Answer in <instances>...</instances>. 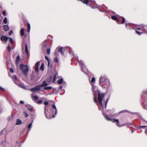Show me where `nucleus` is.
<instances>
[{"label": "nucleus", "instance_id": "8", "mask_svg": "<svg viewBox=\"0 0 147 147\" xmlns=\"http://www.w3.org/2000/svg\"><path fill=\"white\" fill-rule=\"evenodd\" d=\"M142 99L147 102V90L144 91L142 94Z\"/></svg>", "mask_w": 147, "mask_h": 147}, {"label": "nucleus", "instance_id": "18", "mask_svg": "<svg viewBox=\"0 0 147 147\" xmlns=\"http://www.w3.org/2000/svg\"><path fill=\"white\" fill-rule=\"evenodd\" d=\"M48 85V84L45 81H44L42 82V84L40 85L41 87L42 88L43 87H46Z\"/></svg>", "mask_w": 147, "mask_h": 147}, {"label": "nucleus", "instance_id": "34", "mask_svg": "<svg viewBox=\"0 0 147 147\" xmlns=\"http://www.w3.org/2000/svg\"><path fill=\"white\" fill-rule=\"evenodd\" d=\"M52 88V87L51 86L45 87L44 88V89L45 90H51Z\"/></svg>", "mask_w": 147, "mask_h": 147}, {"label": "nucleus", "instance_id": "16", "mask_svg": "<svg viewBox=\"0 0 147 147\" xmlns=\"http://www.w3.org/2000/svg\"><path fill=\"white\" fill-rule=\"evenodd\" d=\"M32 99L35 102H37L38 98V96L36 95H33L32 96Z\"/></svg>", "mask_w": 147, "mask_h": 147}, {"label": "nucleus", "instance_id": "39", "mask_svg": "<svg viewBox=\"0 0 147 147\" xmlns=\"http://www.w3.org/2000/svg\"><path fill=\"white\" fill-rule=\"evenodd\" d=\"M47 45V44L46 43V42L45 41L43 42V44H42V46L43 47H45Z\"/></svg>", "mask_w": 147, "mask_h": 147}, {"label": "nucleus", "instance_id": "26", "mask_svg": "<svg viewBox=\"0 0 147 147\" xmlns=\"http://www.w3.org/2000/svg\"><path fill=\"white\" fill-rule=\"evenodd\" d=\"M122 22H121L119 20V22H118V23H117L118 24H123L124 23V22H125V19L124 17H122Z\"/></svg>", "mask_w": 147, "mask_h": 147}, {"label": "nucleus", "instance_id": "47", "mask_svg": "<svg viewBox=\"0 0 147 147\" xmlns=\"http://www.w3.org/2000/svg\"><path fill=\"white\" fill-rule=\"evenodd\" d=\"M49 104V102L47 101H45L44 102V104L45 105V106Z\"/></svg>", "mask_w": 147, "mask_h": 147}, {"label": "nucleus", "instance_id": "21", "mask_svg": "<svg viewBox=\"0 0 147 147\" xmlns=\"http://www.w3.org/2000/svg\"><path fill=\"white\" fill-rule=\"evenodd\" d=\"M136 33L138 35H141L143 32L141 30H137V28L136 30Z\"/></svg>", "mask_w": 147, "mask_h": 147}, {"label": "nucleus", "instance_id": "9", "mask_svg": "<svg viewBox=\"0 0 147 147\" xmlns=\"http://www.w3.org/2000/svg\"><path fill=\"white\" fill-rule=\"evenodd\" d=\"M16 84L19 87L25 90H29L28 86H26L24 84L22 83H19L18 82H16Z\"/></svg>", "mask_w": 147, "mask_h": 147}, {"label": "nucleus", "instance_id": "35", "mask_svg": "<svg viewBox=\"0 0 147 147\" xmlns=\"http://www.w3.org/2000/svg\"><path fill=\"white\" fill-rule=\"evenodd\" d=\"M109 97L107 99H106V101L105 102V108H106L107 106V104L109 100Z\"/></svg>", "mask_w": 147, "mask_h": 147}, {"label": "nucleus", "instance_id": "19", "mask_svg": "<svg viewBox=\"0 0 147 147\" xmlns=\"http://www.w3.org/2000/svg\"><path fill=\"white\" fill-rule=\"evenodd\" d=\"M22 123V121L20 119H16V125H20Z\"/></svg>", "mask_w": 147, "mask_h": 147}, {"label": "nucleus", "instance_id": "52", "mask_svg": "<svg viewBox=\"0 0 147 147\" xmlns=\"http://www.w3.org/2000/svg\"><path fill=\"white\" fill-rule=\"evenodd\" d=\"M13 31L12 30H11L10 32H9V34L10 35H11L13 33Z\"/></svg>", "mask_w": 147, "mask_h": 147}, {"label": "nucleus", "instance_id": "12", "mask_svg": "<svg viewBox=\"0 0 147 147\" xmlns=\"http://www.w3.org/2000/svg\"><path fill=\"white\" fill-rule=\"evenodd\" d=\"M63 50L64 51L65 50L68 51L69 52V53L72 54V55H73L74 57H76V56L75 55L73 52V51H71V49L70 47H66V48H63Z\"/></svg>", "mask_w": 147, "mask_h": 147}, {"label": "nucleus", "instance_id": "36", "mask_svg": "<svg viewBox=\"0 0 147 147\" xmlns=\"http://www.w3.org/2000/svg\"><path fill=\"white\" fill-rule=\"evenodd\" d=\"M7 18L6 17H5L3 20V22L5 24L7 23Z\"/></svg>", "mask_w": 147, "mask_h": 147}, {"label": "nucleus", "instance_id": "15", "mask_svg": "<svg viewBox=\"0 0 147 147\" xmlns=\"http://www.w3.org/2000/svg\"><path fill=\"white\" fill-rule=\"evenodd\" d=\"M90 1L91 2V3L92 5V6L95 7V8L94 9L96 8H98L99 7L98 5H97L95 3V1H91V0H90Z\"/></svg>", "mask_w": 147, "mask_h": 147}, {"label": "nucleus", "instance_id": "27", "mask_svg": "<svg viewBox=\"0 0 147 147\" xmlns=\"http://www.w3.org/2000/svg\"><path fill=\"white\" fill-rule=\"evenodd\" d=\"M12 78L13 82L15 83V84L16 82H17L16 81V80L17 79V77L16 76L14 75L13 76Z\"/></svg>", "mask_w": 147, "mask_h": 147}, {"label": "nucleus", "instance_id": "23", "mask_svg": "<svg viewBox=\"0 0 147 147\" xmlns=\"http://www.w3.org/2000/svg\"><path fill=\"white\" fill-rule=\"evenodd\" d=\"M111 18L113 20L117 21L118 23L119 22V20L116 16H112L111 17Z\"/></svg>", "mask_w": 147, "mask_h": 147}, {"label": "nucleus", "instance_id": "17", "mask_svg": "<svg viewBox=\"0 0 147 147\" xmlns=\"http://www.w3.org/2000/svg\"><path fill=\"white\" fill-rule=\"evenodd\" d=\"M90 77L89 80L90 84H91V85H94V83L95 81V78L94 77H92L91 81L90 80Z\"/></svg>", "mask_w": 147, "mask_h": 147}, {"label": "nucleus", "instance_id": "25", "mask_svg": "<svg viewBox=\"0 0 147 147\" xmlns=\"http://www.w3.org/2000/svg\"><path fill=\"white\" fill-rule=\"evenodd\" d=\"M58 76V75L57 73H56L54 76L53 78V82H54L56 80L57 78V77Z\"/></svg>", "mask_w": 147, "mask_h": 147}, {"label": "nucleus", "instance_id": "61", "mask_svg": "<svg viewBox=\"0 0 147 147\" xmlns=\"http://www.w3.org/2000/svg\"><path fill=\"white\" fill-rule=\"evenodd\" d=\"M3 130H4V129H3V131H2L1 132V134H2L3 131Z\"/></svg>", "mask_w": 147, "mask_h": 147}, {"label": "nucleus", "instance_id": "48", "mask_svg": "<svg viewBox=\"0 0 147 147\" xmlns=\"http://www.w3.org/2000/svg\"><path fill=\"white\" fill-rule=\"evenodd\" d=\"M35 70L36 72H38V67H36L35 68Z\"/></svg>", "mask_w": 147, "mask_h": 147}, {"label": "nucleus", "instance_id": "45", "mask_svg": "<svg viewBox=\"0 0 147 147\" xmlns=\"http://www.w3.org/2000/svg\"><path fill=\"white\" fill-rule=\"evenodd\" d=\"M45 59H46V60H47L48 61V65H49V59L48 58V57L47 56H45Z\"/></svg>", "mask_w": 147, "mask_h": 147}, {"label": "nucleus", "instance_id": "29", "mask_svg": "<svg viewBox=\"0 0 147 147\" xmlns=\"http://www.w3.org/2000/svg\"><path fill=\"white\" fill-rule=\"evenodd\" d=\"M12 45H11V43H9V45H8L7 47V50L8 51H11V46Z\"/></svg>", "mask_w": 147, "mask_h": 147}, {"label": "nucleus", "instance_id": "3", "mask_svg": "<svg viewBox=\"0 0 147 147\" xmlns=\"http://www.w3.org/2000/svg\"><path fill=\"white\" fill-rule=\"evenodd\" d=\"M110 84V82L107 76L105 74L102 75L99 79V85L102 88H105L108 90Z\"/></svg>", "mask_w": 147, "mask_h": 147}, {"label": "nucleus", "instance_id": "58", "mask_svg": "<svg viewBox=\"0 0 147 147\" xmlns=\"http://www.w3.org/2000/svg\"><path fill=\"white\" fill-rule=\"evenodd\" d=\"M62 86H59V89H60V90H62Z\"/></svg>", "mask_w": 147, "mask_h": 147}, {"label": "nucleus", "instance_id": "31", "mask_svg": "<svg viewBox=\"0 0 147 147\" xmlns=\"http://www.w3.org/2000/svg\"><path fill=\"white\" fill-rule=\"evenodd\" d=\"M40 69L42 71H43L44 69V63H43L40 66Z\"/></svg>", "mask_w": 147, "mask_h": 147}, {"label": "nucleus", "instance_id": "6", "mask_svg": "<svg viewBox=\"0 0 147 147\" xmlns=\"http://www.w3.org/2000/svg\"><path fill=\"white\" fill-rule=\"evenodd\" d=\"M79 63L81 66L82 71L85 74H87L88 76H89V75L87 73L88 70L83 62L82 60H80L79 61Z\"/></svg>", "mask_w": 147, "mask_h": 147}, {"label": "nucleus", "instance_id": "28", "mask_svg": "<svg viewBox=\"0 0 147 147\" xmlns=\"http://www.w3.org/2000/svg\"><path fill=\"white\" fill-rule=\"evenodd\" d=\"M20 34L21 36H23L24 34V30L23 28H22L20 30Z\"/></svg>", "mask_w": 147, "mask_h": 147}, {"label": "nucleus", "instance_id": "50", "mask_svg": "<svg viewBox=\"0 0 147 147\" xmlns=\"http://www.w3.org/2000/svg\"><path fill=\"white\" fill-rule=\"evenodd\" d=\"M146 127V126H145V125L141 126H140L139 127V128H142L145 127Z\"/></svg>", "mask_w": 147, "mask_h": 147}, {"label": "nucleus", "instance_id": "53", "mask_svg": "<svg viewBox=\"0 0 147 147\" xmlns=\"http://www.w3.org/2000/svg\"><path fill=\"white\" fill-rule=\"evenodd\" d=\"M0 90H3V91H5V90L3 88H2L0 86Z\"/></svg>", "mask_w": 147, "mask_h": 147}, {"label": "nucleus", "instance_id": "30", "mask_svg": "<svg viewBox=\"0 0 147 147\" xmlns=\"http://www.w3.org/2000/svg\"><path fill=\"white\" fill-rule=\"evenodd\" d=\"M25 51L27 55H28V48L27 44H26L25 45Z\"/></svg>", "mask_w": 147, "mask_h": 147}, {"label": "nucleus", "instance_id": "22", "mask_svg": "<svg viewBox=\"0 0 147 147\" xmlns=\"http://www.w3.org/2000/svg\"><path fill=\"white\" fill-rule=\"evenodd\" d=\"M4 30L5 31H7L9 30V27L7 25H4L3 26Z\"/></svg>", "mask_w": 147, "mask_h": 147}, {"label": "nucleus", "instance_id": "37", "mask_svg": "<svg viewBox=\"0 0 147 147\" xmlns=\"http://www.w3.org/2000/svg\"><path fill=\"white\" fill-rule=\"evenodd\" d=\"M20 60V57L19 55L17 56L16 58V61L17 62H19Z\"/></svg>", "mask_w": 147, "mask_h": 147}, {"label": "nucleus", "instance_id": "5", "mask_svg": "<svg viewBox=\"0 0 147 147\" xmlns=\"http://www.w3.org/2000/svg\"><path fill=\"white\" fill-rule=\"evenodd\" d=\"M20 68L23 71L24 74L26 76L29 71L28 67L25 65L21 64L20 65Z\"/></svg>", "mask_w": 147, "mask_h": 147}, {"label": "nucleus", "instance_id": "41", "mask_svg": "<svg viewBox=\"0 0 147 147\" xmlns=\"http://www.w3.org/2000/svg\"><path fill=\"white\" fill-rule=\"evenodd\" d=\"M9 41L10 42V43H11V45L12 44L13 42V39L11 38H9Z\"/></svg>", "mask_w": 147, "mask_h": 147}, {"label": "nucleus", "instance_id": "11", "mask_svg": "<svg viewBox=\"0 0 147 147\" xmlns=\"http://www.w3.org/2000/svg\"><path fill=\"white\" fill-rule=\"evenodd\" d=\"M41 88L40 85L36 86L35 87L33 88L30 89H29L31 92H34L36 91H38L40 90Z\"/></svg>", "mask_w": 147, "mask_h": 147}, {"label": "nucleus", "instance_id": "20", "mask_svg": "<svg viewBox=\"0 0 147 147\" xmlns=\"http://www.w3.org/2000/svg\"><path fill=\"white\" fill-rule=\"evenodd\" d=\"M58 49V51L62 55H64V53L63 52V48L60 47L59 48H57V49Z\"/></svg>", "mask_w": 147, "mask_h": 147}, {"label": "nucleus", "instance_id": "55", "mask_svg": "<svg viewBox=\"0 0 147 147\" xmlns=\"http://www.w3.org/2000/svg\"><path fill=\"white\" fill-rule=\"evenodd\" d=\"M20 103H21V104H23L24 103V102L23 101H22V100H20Z\"/></svg>", "mask_w": 147, "mask_h": 147}, {"label": "nucleus", "instance_id": "13", "mask_svg": "<svg viewBox=\"0 0 147 147\" xmlns=\"http://www.w3.org/2000/svg\"><path fill=\"white\" fill-rule=\"evenodd\" d=\"M125 26L126 28L128 29H134V27L131 26L130 23H126Z\"/></svg>", "mask_w": 147, "mask_h": 147}, {"label": "nucleus", "instance_id": "14", "mask_svg": "<svg viewBox=\"0 0 147 147\" xmlns=\"http://www.w3.org/2000/svg\"><path fill=\"white\" fill-rule=\"evenodd\" d=\"M9 38V37L5 36H2L1 37V41H3L4 40L6 42L7 41Z\"/></svg>", "mask_w": 147, "mask_h": 147}, {"label": "nucleus", "instance_id": "62", "mask_svg": "<svg viewBox=\"0 0 147 147\" xmlns=\"http://www.w3.org/2000/svg\"><path fill=\"white\" fill-rule=\"evenodd\" d=\"M131 132H132V133H133V130H131Z\"/></svg>", "mask_w": 147, "mask_h": 147}, {"label": "nucleus", "instance_id": "49", "mask_svg": "<svg viewBox=\"0 0 147 147\" xmlns=\"http://www.w3.org/2000/svg\"><path fill=\"white\" fill-rule=\"evenodd\" d=\"M10 72L11 73H13L14 72V70L12 68H11L10 69Z\"/></svg>", "mask_w": 147, "mask_h": 147}, {"label": "nucleus", "instance_id": "2", "mask_svg": "<svg viewBox=\"0 0 147 147\" xmlns=\"http://www.w3.org/2000/svg\"><path fill=\"white\" fill-rule=\"evenodd\" d=\"M52 109H50L48 106H45L44 107L45 114L46 117L48 119L53 118L55 117L57 112V110L55 104L52 105Z\"/></svg>", "mask_w": 147, "mask_h": 147}, {"label": "nucleus", "instance_id": "51", "mask_svg": "<svg viewBox=\"0 0 147 147\" xmlns=\"http://www.w3.org/2000/svg\"><path fill=\"white\" fill-rule=\"evenodd\" d=\"M2 11V7H1L0 6V14H1V12Z\"/></svg>", "mask_w": 147, "mask_h": 147}, {"label": "nucleus", "instance_id": "54", "mask_svg": "<svg viewBox=\"0 0 147 147\" xmlns=\"http://www.w3.org/2000/svg\"><path fill=\"white\" fill-rule=\"evenodd\" d=\"M3 14L4 15H6V12L5 11H3Z\"/></svg>", "mask_w": 147, "mask_h": 147}, {"label": "nucleus", "instance_id": "33", "mask_svg": "<svg viewBox=\"0 0 147 147\" xmlns=\"http://www.w3.org/2000/svg\"><path fill=\"white\" fill-rule=\"evenodd\" d=\"M27 27L28 29V33H29L30 29V24L29 23L27 24Z\"/></svg>", "mask_w": 147, "mask_h": 147}, {"label": "nucleus", "instance_id": "24", "mask_svg": "<svg viewBox=\"0 0 147 147\" xmlns=\"http://www.w3.org/2000/svg\"><path fill=\"white\" fill-rule=\"evenodd\" d=\"M33 122V121H32L31 123H29L28 126L27 128H28V131H30L31 129L32 126V123Z\"/></svg>", "mask_w": 147, "mask_h": 147}, {"label": "nucleus", "instance_id": "44", "mask_svg": "<svg viewBox=\"0 0 147 147\" xmlns=\"http://www.w3.org/2000/svg\"><path fill=\"white\" fill-rule=\"evenodd\" d=\"M42 101L41 100H40L38 101H37V102H36V103H37L38 104H40L42 103Z\"/></svg>", "mask_w": 147, "mask_h": 147}, {"label": "nucleus", "instance_id": "10", "mask_svg": "<svg viewBox=\"0 0 147 147\" xmlns=\"http://www.w3.org/2000/svg\"><path fill=\"white\" fill-rule=\"evenodd\" d=\"M99 8H98L99 9V11L102 12H105L107 10V7L105 5H99Z\"/></svg>", "mask_w": 147, "mask_h": 147}, {"label": "nucleus", "instance_id": "38", "mask_svg": "<svg viewBox=\"0 0 147 147\" xmlns=\"http://www.w3.org/2000/svg\"><path fill=\"white\" fill-rule=\"evenodd\" d=\"M47 53L48 55L50 54V48H49L47 49Z\"/></svg>", "mask_w": 147, "mask_h": 147}, {"label": "nucleus", "instance_id": "4", "mask_svg": "<svg viewBox=\"0 0 147 147\" xmlns=\"http://www.w3.org/2000/svg\"><path fill=\"white\" fill-rule=\"evenodd\" d=\"M98 106L99 108V109L100 110H101L102 111V113L103 115L105 117L106 119L109 121H112V122L115 123V122H117V123L116 124V125L118 127H121L123 125H121L119 124V120L118 119H114L113 120H112L109 117V116L108 115H107L106 113H105L103 111V108L102 109L101 108V106L100 105H98Z\"/></svg>", "mask_w": 147, "mask_h": 147}, {"label": "nucleus", "instance_id": "32", "mask_svg": "<svg viewBox=\"0 0 147 147\" xmlns=\"http://www.w3.org/2000/svg\"><path fill=\"white\" fill-rule=\"evenodd\" d=\"M63 78H61L60 80H58V83L59 84H61L63 82Z\"/></svg>", "mask_w": 147, "mask_h": 147}, {"label": "nucleus", "instance_id": "42", "mask_svg": "<svg viewBox=\"0 0 147 147\" xmlns=\"http://www.w3.org/2000/svg\"><path fill=\"white\" fill-rule=\"evenodd\" d=\"M39 65H40L39 62V61L37 62L35 64V65L36 66V67H38V66Z\"/></svg>", "mask_w": 147, "mask_h": 147}, {"label": "nucleus", "instance_id": "64", "mask_svg": "<svg viewBox=\"0 0 147 147\" xmlns=\"http://www.w3.org/2000/svg\"><path fill=\"white\" fill-rule=\"evenodd\" d=\"M19 147H20V145L19 146Z\"/></svg>", "mask_w": 147, "mask_h": 147}, {"label": "nucleus", "instance_id": "59", "mask_svg": "<svg viewBox=\"0 0 147 147\" xmlns=\"http://www.w3.org/2000/svg\"><path fill=\"white\" fill-rule=\"evenodd\" d=\"M125 111H126V110H123V111H121L120 112V113H123V112H125Z\"/></svg>", "mask_w": 147, "mask_h": 147}, {"label": "nucleus", "instance_id": "60", "mask_svg": "<svg viewBox=\"0 0 147 147\" xmlns=\"http://www.w3.org/2000/svg\"><path fill=\"white\" fill-rule=\"evenodd\" d=\"M62 83L64 84H66V83L64 81H63V82H62Z\"/></svg>", "mask_w": 147, "mask_h": 147}, {"label": "nucleus", "instance_id": "56", "mask_svg": "<svg viewBox=\"0 0 147 147\" xmlns=\"http://www.w3.org/2000/svg\"><path fill=\"white\" fill-rule=\"evenodd\" d=\"M28 110L30 111H32V108H28Z\"/></svg>", "mask_w": 147, "mask_h": 147}, {"label": "nucleus", "instance_id": "43", "mask_svg": "<svg viewBox=\"0 0 147 147\" xmlns=\"http://www.w3.org/2000/svg\"><path fill=\"white\" fill-rule=\"evenodd\" d=\"M25 117H28V115L26 112H24V113Z\"/></svg>", "mask_w": 147, "mask_h": 147}, {"label": "nucleus", "instance_id": "63", "mask_svg": "<svg viewBox=\"0 0 147 147\" xmlns=\"http://www.w3.org/2000/svg\"><path fill=\"white\" fill-rule=\"evenodd\" d=\"M55 55H57V53H56V52H55Z\"/></svg>", "mask_w": 147, "mask_h": 147}, {"label": "nucleus", "instance_id": "1", "mask_svg": "<svg viewBox=\"0 0 147 147\" xmlns=\"http://www.w3.org/2000/svg\"><path fill=\"white\" fill-rule=\"evenodd\" d=\"M92 89L93 91V95H94V102L98 105V102L97 101L95 97V95L97 92H98V100L99 104L101 106V108L102 109L103 108V106L102 103V100H103V98L105 96V94L104 93L102 92L101 94L100 93V92L98 90V88L94 85H92Z\"/></svg>", "mask_w": 147, "mask_h": 147}, {"label": "nucleus", "instance_id": "40", "mask_svg": "<svg viewBox=\"0 0 147 147\" xmlns=\"http://www.w3.org/2000/svg\"><path fill=\"white\" fill-rule=\"evenodd\" d=\"M54 60L55 62L56 63H57L58 62V59L57 57H55L54 58Z\"/></svg>", "mask_w": 147, "mask_h": 147}, {"label": "nucleus", "instance_id": "7", "mask_svg": "<svg viewBox=\"0 0 147 147\" xmlns=\"http://www.w3.org/2000/svg\"><path fill=\"white\" fill-rule=\"evenodd\" d=\"M137 30H141L143 33H147V25H141L139 28H137Z\"/></svg>", "mask_w": 147, "mask_h": 147}, {"label": "nucleus", "instance_id": "46", "mask_svg": "<svg viewBox=\"0 0 147 147\" xmlns=\"http://www.w3.org/2000/svg\"><path fill=\"white\" fill-rule=\"evenodd\" d=\"M5 143V141H3L2 142V143H1V144L2 145L4 146V145Z\"/></svg>", "mask_w": 147, "mask_h": 147}, {"label": "nucleus", "instance_id": "57", "mask_svg": "<svg viewBox=\"0 0 147 147\" xmlns=\"http://www.w3.org/2000/svg\"><path fill=\"white\" fill-rule=\"evenodd\" d=\"M129 112L132 114H136V113H133V112Z\"/></svg>", "mask_w": 147, "mask_h": 147}]
</instances>
